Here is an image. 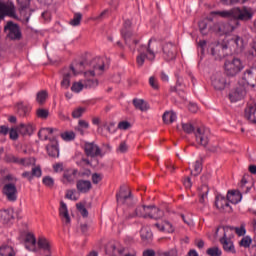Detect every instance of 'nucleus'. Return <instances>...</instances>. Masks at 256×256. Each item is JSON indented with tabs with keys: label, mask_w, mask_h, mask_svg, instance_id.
I'll return each instance as SVG.
<instances>
[{
	"label": "nucleus",
	"mask_w": 256,
	"mask_h": 256,
	"mask_svg": "<svg viewBox=\"0 0 256 256\" xmlns=\"http://www.w3.org/2000/svg\"><path fill=\"white\" fill-rule=\"evenodd\" d=\"M244 41L239 36H233L223 42H215L210 47L211 56L214 59H225L233 53H241L243 51Z\"/></svg>",
	"instance_id": "nucleus-1"
},
{
	"label": "nucleus",
	"mask_w": 256,
	"mask_h": 256,
	"mask_svg": "<svg viewBox=\"0 0 256 256\" xmlns=\"http://www.w3.org/2000/svg\"><path fill=\"white\" fill-rule=\"evenodd\" d=\"M211 15H217L222 19H231V22L235 29L241 27V21L247 22L253 19V15H255V10L249 6L243 7H234L230 10H221V11H212Z\"/></svg>",
	"instance_id": "nucleus-2"
},
{
	"label": "nucleus",
	"mask_w": 256,
	"mask_h": 256,
	"mask_svg": "<svg viewBox=\"0 0 256 256\" xmlns=\"http://www.w3.org/2000/svg\"><path fill=\"white\" fill-rule=\"evenodd\" d=\"M105 73V61L97 57L90 62V69L84 72V89H95L99 87V80L91 77H99Z\"/></svg>",
	"instance_id": "nucleus-3"
},
{
	"label": "nucleus",
	"mask_w": 256,
	"mask_h": 256,
	"mask_svg": "<svg viewBox=\"0 0 256 256\" xmlns=\"http://www.w3.org/2000/svg\"><path fill=\"white\" fill-rule=\"evenodd\" d=\"M58 131L59 130L55 128H42L38 132L40 139H44V141L49 139L50 141V143L46 146L49 157H59V142L57 141V138H49L50 135H53V133H57Z\"/></svg>",
	"instance_id": "nucleus-4"
},
{
	"label": "nucleus",
	"mask_w": 256,
	"mask_h": 256,
	"mask_svg": "<svg viewBox=\"0 0 256 256\" xmlns=\"http://www.w3.org/2000/svg\"><path fill=\"white\" fill-rule=\"evenodd\" d=\"M83 66V62H78L61 70V87L63 89H69L71 87V79L83 71Z\"/></svg>",
	"instance_id": "nucleus-5"
},
{
	"label": "nucleus",
	"mask_w": 256,
	"mask_h": 256,
	"mask_svg": "<svg viewBox=\"0 0 256 256\" xmlns=\"http://www.w3.org/2000/svg\"><path fill=\"white\" fill-rule=\"evenodd\" d=\"M245 66L240 58L234 57L224 63V73L227 77H237Z\"/></svg>",
	"instance_id": "nucleus-6"
},
{
	"label": "nucleus",
	"mask_w": 256,
	"mask_h": 256,
	"mask_svg": "<svg viewBox=\"0 0 256 256\" xmlns=\"http://www.w3.org/2000/svg\"><path fill=\"white\" fill-rule=\"evenodd\" d=\"M193 131L197 145H200L201 147H207L209 145V137L211 135V131L203 125L194 126Z\"/></svg>",
	"instance_id": "nucleus-7"
},
{
	"label": "nucleus",
	"mask_w": 256,
	"mask_h": 256,
	"mask_svg": "<svg viewBox=\"0 0 256 256\" xmlns=\"http://www.w3.org/2000/svg\"><path fill=\"white\" fill-rule=\"evenodd\" d=\"M235 26L230 20L229 22H217L210 25L211 33H216L218 35H227V33H233L235 31Z\"/></svg>",
	"instance_id": "nucleus-8"
},
{
	"label": "nucleus",
	"mask_w": 256,
	"mask_h": 256,
	"mask_svg": "<svg viewBox=\"0 0 256 256\" xmlns=\"http://www.w3.org/2000/svg\"><path fill=\"white\" fill-rule=\"evenodd\" d=\"M116 199L119 205H127V207L135 205V199H133L131 192L127 188H121L120 192L116 195Z\"/></svg>",
	"instance_id": "nucleus-9"
},
{
	"label": "nucleus",
	"mask_w": 256,
	"mask_h": 256,
	"mask_svg": "<svg viewBox=\"0 0 256 256\" xmlns=\"http://www.w3.org/2000/svg\"><path fill=\"white\" fill-rule=\"evenodd\" d=\"M4 31L7 33V37L12 41H19V39H21V28H19V25L13 23V21L7 22Z\"/></svg>",
	"instance_id": "nucleus-10"
},
{
	"label": "nucleus",
	"mask_w": 256,
	"mask_h": 256,
	"mask_svg": "<svg viewBox=\"0 0 256 256\" xmlns=\"http://www.w3.org/2000/svg\"><path fill=\"white\" fill-rule=\"evenodd\" d=\"M5 17H11L12 19H17V12L15 10L14 3L0 2V19H5Z\"/></svg>",
	"instance_id": "nucleus-11"
},
{
	"label": "nucleus",
	"mask_w": 256,
	"mask_h": 256,
	"mask_svg": "<svg viewBox=\"0 0 256 256\" xmlns=\"http://www.w3.org/2000/svg\"><path fill=\"white\" fill-rule=\"evenodd\" d=\"M212 86L216 91H223L225 87H227V78H225V74L223 72H216L212 77Z\"/></svg>",
	"instance_id": "nucleus-12"
},
{
	"label": "nucleus",
	"mask_w": 256,
	"mask_h": 256,
	"mask_svg": "<svg viewBox=\"0 0 256 256\" xmlns=\"http://www.w3.org/2000/svg\"><path fill=\"white\" fill-rule=\"evenodd\" d=\"M84 153L87 157H103L101 148L95 142H85Z\"/></svg>",
	"instance_id": "nucleus-13"
},
{
	"label": "nucleus",
	"mask_w": 256,
	"mask_h": 256,
	"mask_svg": "<svg viewBox=\"0 0 256 256\" xmlns=\"http://www.w3.org/2000/svg\"><path fill=\"white\" fill-rule=\"evenodd\" d=\"M145 51H147L148 53V60L155 61L157 53L161 51V44H159V42H157L156 40L150 39Z\"/></svg>",
	"instance_id": "nucleus-14"
},
{
	"label": "nucleus",
	"mask_w": 256,
	"mask_h": 256,
	"mask_svg": "<svg viewBox=\"0 0 256 256\" xmlns=\"http://www.w3.org/2000/svg\"><path fill=\"white\" fill-rule=\"evenodd\" d=\"M24 247L31 253H37V238L35 234L27 232L24 236Z\"/></svg>",
	"instance_id": "nucleus-15"
},
{
	"label": "nucleus",
	"mask_w": 256,
	"mask_h": 256,
	"mask_svg": "<svg viewBox=\"0 0 256 256\" xmlns=\"http://www.w3.org/2000/svg\"><path fill=\"white\" fill-rule=\"evenodd\" d=\"M2 192L8 201H17V186L14 183L5 184Z\"/></svg>",
	"instance_id": "nucleus-16"
},
{
	"label": "nucleus",
	"mask_w": 256,
	"mask_h": 256,
	"mask_svg": "<svg viewBox=\"0 0 256 256\" xmlns=\"http://www.w3.org/2000/svg\"><path fill=\"white\" fill-rule=\"evenodd\" d=\"M163 57L166 61H173L175 57H177V46H175L173 43L169 42L166 43L163 48Z\"/></svg>",
	"instance_id": "nucleus-17"
},
{
	"label": "nucleus",
	"mask_w": 256,
	"mask_h": 256,
	"mask_svg": "<svg viewBox=\"0 0 256 256\" xmlns=\"http://www.w3.org/2000/svg\"><path fill=\"white\" fill-rule=\"evenodd\" d=\"M11 163H16V165H21L22 167H33L35 166L36 160L34 157L20 158L17 156H12L10 158Z\"/></svg>",
	"instance_id": "nucleus-18"
},
{
	"label": "nucleus",
	"mask_w": 256,
	"mask_h": 256,
	"mask_svg": "<svg viewBox=\"0 0 256 256\" xmlns=\"http://www.w3.org/2000/svg\"><path fill=\"white\" fill-rule=\"evenodd\" d=\"M247 95V87L245 85L238 86L233 92L230 93L229 97L232 103L241 101Z\"/></svg>",
	"instance_id": "nucleus-19"
},
{
	"label": "nucleus",
	"mask_w": 256,
	"mask_h": 256,
	"mask_svg": "<svg viewBox=\"0 0 256 256\" xmlns=\"http://www.w3.org/2000/svg\"><path fill=\"white\" fill-rule=\"evenodd\" d=\"M131 20H124L123 28L121 30V35L124 37V40L127 45H129V39L133 37V31H131Z\"/></svg>",
	"instance_id": "nucleus-20"
},
{
	"label": "nucleus",
	"mask_w": 256,
	"mask_h": 256,
	"mask_svg": "<svg viewBox=\"0 0 256 256\" xmlns=\"http://www.w3.org/2000/svg\"><path fill=\"white\" fill-rule=\"evenodd\" d=\"M15 219V214L12 209L0 210V223L8 225Z\"/></svg>",
	"instance_id": "nucleus-21"
},
{
	"label": "nucleus",
	"mask_w": 256,
	"mask_h": 256,
	"mask_svg": "<svg viewBox=\"0 0 256 256\" xmlns=\"http://www.w3.org/2000/svg\"><path fill=\"white\" fill-rule=\"evenodd\" d=\"M59 215L65 225H69L71 223V216H69L67 204L63 201L60 202Z\"/></svg>",
	"instance_id": "nucleus-22"
},
{
	"label": "nucleus",
	"mask_w": 256,
	"mask_h": 256,
	"mask_svg": "<svg viewBox=\"0 0 256 256\" xmlns=\"http://www.w3.org/2000/svg\"><path fill=\"white\" fill-rule=\"evenodd\" d=\"M16 113L19 117H27L31 113V105L19 102L16 104Z\"/></svg>",
	"instance_id": "nucleus-23"
},
{
	"label": "nucleus",
	"mask_w": 256,
	"mask_h": 256,
	"mask_svg": "<svg viewBox=\"0 0 256 256\" xmlns=\"http://www.w3.org/2000/svg\"><path fill=\"white\" fill-rule=\"evenodd\" d=\"M220 243L223 245V249L227 253H236L235 245H233V242L227 238V232H224L223 237L220 239Z\"/></svg>",
	"instance_id": "nucleus-24"
},
{
	"label": "nucleus",
	"mask_w": 256,
	"mask_h": 256,
	"mask_svg": "<svg viewBox=\"0 0 256 256\" xmlns=\"http://www.w3.org/2000/svg\"><path fill=\"white\" fill-rule=\"evenodd\" d=\"M244 117L250 123L256 124V104H249L248 107L245 109Z\"/></svg>",
	"instance_id": "nucleus-25"
},
{
	"label": "nucleus",
	"mask_w": 256,
	"mask_h": 256,
	"mask_svg": "<svg viewBox=\"0 0 256 256\" xmlns=\"http://www.w3.org/2000/svg\"><path fill=\"white\" fill-rule=\"evenodd\" d=\"M154 227H156L158 231H162V233H173V231H175L173 224L169 221L157 222L154 224Z\"/></svg>",
	"instance_id": "nucleus-26"
},
{
	"label": "nucleus",
	"mask_w": 256,
	"mask_h": 256,
	"mask_svg": "<svg viewBox=\"0 0 256 256\" xmlns=\"http://www.w3.org/2000/svg\"><path fill=\"white\" fill-rule=\"evenodd\" d=\"M149 215V206H138L135 211L129 214V219H133V217H143L146 219Z\"/></svg>",
	"instance_id": "nucleus-27"
},
{
	"label": "nucleus",
	"mask_w": 256,
	"mask_h": 256,
	"mask_svg": "<svg viewBox=\"0 0 256 256\" xmlns=\"http://www.w3.org/2000/svg\"><path fill=\"white\" fill-rule=\"evenodd\" d=\"M255 75L256 68H249L244 72L242 79L243 81H246V85H251L252 87H255V84H253V81H255Z\"/></svg>",
	"instance_id": "nucleus-28"
},
{
	"label": "nucleus",
	"mask_w": 256,
	"mask_h": 256,
	"mask_svg": "<svg viewBox=\"0 0 256 256\" xmlns=\"http://www.w3.org/2000/svg\"><path fill=\"white\" fill-rule=\"evenodd\" d=\"M92 187L91 181L89 180H78L76 183V189L79 193H89Z\"/></svg>",
	"instance_id": "nucleus-29"
},
{
	"label": "nucleus",
	"mask_w": 256,
	"mask_h": 256,
	"mask_svg": "<svg viewBox=\"0 0 256 256\" xmlns=\"http://www.w3.org/2000/svg\"><path fill=\"white\" fill-rule=\"evenodd\" d=\"M17 131L20 135H23L24 137L27 135H33V124L27 123L23 124L21 123L20 125L17 126Z\"/></svg>",
	"instance_id": "nucleus-30"
},
{
	"label": "nucleus",
	"mask_w": 256,
	"mask_h": 256,
	"mask_svg": "<svg viewBox=\"0 0 256 256\" xmlns=\"http://www.w3.org/2000/svg\"><path fill=\"white\" fill-rule=\"evenodd\" d=\"M148 209V217H150V219H162L165 215L161 209L155 206H148Z\"/></svg>",
	"instance_id": "nucleus-31"
},
{
	"label": "nucleus",
	"mask_w": 256,
	"mask_h": 256,
	"mask_svg": "<svg viewBox=\"0 0 256 256\" xmlns=\"http://www.w3.org/2000/svg\"><path fill=\"white\" fill-rule=\"evenodd\" d=\"M146 49H147V46H144V45L140 46V48L138 49L139 55L136 58V63L138 65V67H143V65L145 64V60L148 59V57H149L145 53Z\"/></svg>",
	"instance_id": "nucleus-32"
},
{
	"label": "nucleus",
	"mask_w": 256,
	"mask_h": 256,
	"mask_svg": "<svg viewBox=\"0 0 256 256\" xmlns=\"http://www.w3.org/2000/svg\"><path fill=\"white\" fill-rule=\"evenodd\" d=\"M37 245H38L39 249H42L43 251H46L47 253H51V242L47 238H45L43 236L39 237L38 241H37Z\"/></svg>",
	"instance_id": "nucleus-33"
},
{
	"label": "nucleus",
	"mask_w": 256,
	"mask_h": 256,
	"mask_svg": "<svg viewBox=\"0 0 256 256\" xmlns=\"http://www.w3.org/2000/svg\"><path fill=\"white\" fill-rule=\"evenodd\" d=\"M140 237L142 241L149 243L151 239H153V232H151V228L149 227H142L140 230Z\"/></svg>",
	"instance_id": "nucleus-34"
},
{
	"label": "nucleus",
	"mask_w": 256,
	"mask_h": 256,
	"mask_svg": "<svg viewBox=\"0 0 256 256\" xmlns=\"http://www.w3.org/2000/svg\"><path fill=\"white\" fill-rule=\"evenodd\" d=\"M227 199L230 203H233V205H237V203L241 201V192L229 191L227 193Z\"/></svg>",
	"instance_id": "nucleus-35"
},
{
	"label": "nucleus",
	"mask_w": 256,
	"mask_h": 256,
	"mask_svg": "<svg viewBox=\"0 0 256 256\" xmlns=\"http://www.w3.org/2000/svg\"><path fill=\"white\" fill-rule=\"evenodd\" d=\"M198 195H199V203H205V200L207 199V195H209V186L202 185L198 188Z\"/></svg>",
	"instance_id": "nucleus-36"
},
{
	"label": "nucleus",
	"mask_w": 256,
	"mask_h": 256,
	"mask_svg": "<svg viewBox=\"0 0 256 256\" xmlns=\"http://www.w3.org/2000/svg\"><path fill=\"white\" fill-rule=\"evenodd\" d=\"M75 175H77V170H68L63 174V183H75Z\"/></svg>",
	"instance_id": "nucleus-37"
},
{
	"label": "nucleus",
	"mask_w": 256,
	"mask_h": 256,
	"mask_svg": "<svg viewBox=\"0 0 256 256\" xmlns=\"http://www.w3.org/2000/svg\"><path fill=\"white\" fill-rule=\"evenodd\" d=\"M162 119L166 125H171V123H175V121H177V114L173 111L165 112Z\"/></svg>",
	"instance_id": "nucleus-38"
},
{
	"label": "nucleus",
	"mask_w": 256,
	"mask_h": 256,
	"mask_svg": "<svg viewBox=\"0 0 256 256\" xmlns=\"http://www.w3.org/2000/svg\"><path fill=\"white\" fill-rule=\"evenodd\" d=\"M0 255L1 256H16L17 252H15V249H13L12 246L2 245L0 247Z\"/></svg>",
	"instance_id": "nucleus-39"
},
{
	"label": "nucleus",
	"mask_w": 256,
	"mask_h": 256,
	"mask_svg": "<svg viewBox=\"0 0 256 256\" xmlns=\"http://www.w3.org/2000/svg\"><path fill=\"white\" fill-rule=\"evenodd\" d=\"M198 27L202 35H209V33H211V25H209V22H207V20L200 21L198 23Z\"/></svg>",
	"instance_id": "nucleus-40"
},
{
	"label": "nucleus",
	"mask_w": 256,
	"mask_h": 256,
	"mask_svg": "<svg viewBox=\"0 0 256 256\" xmlns=\"http://www.w3.org/2000/svg\"><path fill=\"white\" fill-rule=\"evenodd\" d=\"M230 229L231 231H235L236 234H238L239 237H243L247 231L245 230V224H241L240 227H231V226H225L224 232L227 233V230Z\"/></svg>",
	"instance_id": "nucleus-41"
},
{
	"label": "nucleus",
	"mask_w": 256,
	"mask_h": 256,
	"mask_svg": "<svg viewBox=\"0 0 256 256\" xmlns=\"http://www.w3.org/2000/svg\"><path fill=\"white\" fill-rule=\"evenodd\" d=\"M133 105L135 109H139V111H147V109H149V107L147 106V103L143 99L135 98L133 100Z\"/></svg>",
	"instance_id": "nucleus-42"
},
{
	"label": "nucleus",
	"mask_w": 256,
	"mask_h": 256,
	"mask_svg": "<svg viewBox=\"0 0 256 256\" xmlns=\"http://www.w3.org/2000/svg\"><path fill=\"white\" fill-rule=\"evenodd\" d=\"M47 97H49V93L46 90H41L36 95V101L39 105H43L47 101Z\"/></svg>",
	"instance_id": "nucleus-43"
},
{
	"label": "nucleus",
	"mask_w": 256,
	"mask_h": 256,
	"mask_svg": "<svg viewBox=\"0 0 256 256\" xmlns=\"http://www.w3.org/2000/svg\"><path fill=\"white\" fill-rule=\"evenodd\" d=\"M228 201L229 200L223 196H217L215 205H216L217 209H220V211H223V209H225V205H227Z\"/></svg>",
	"instance_id": "nucleus-44"
},
{
	"label": "nucleus",
	"mask_w": 256,
	"mask_h": 256,
	"mask_svg": "<svg viewBox=\"0 0 256 256\" xmlns=\"http://www.w3.org/2000/svg\"><path fill=\"white\" fill-rule=\"evenodd\" d=\"M85 89V83L82 81L74 82L71 86V91L73 93H81Z\"/></svg>",
	"instance_id": "nucleus-45"
},
{
	"label": "nucleus",
	"mask_w": 256,
	"mask_h": 256,
	"mask_svg": "<svg viewBox=\"0 0 256 256\" xmlns=\"http://www.w3.org/2000/svg\"><path fill=\"white\" fill-rule=\"evenodd\" d=\"M203 171V158H200L195 161L194 164V176L200 175V173Z\"/></svg>",
	"instance_id": "nucleus-46"
},
{
	"label": "nucleus",
	"mask_w": 256,
	"mask_h": 256,
	"mask_svg": "<svg viewBox=\"0 0 256 256\" xmlns=\"http://www.w3.org/2000/svg\"><path fill=\"white\" fill-rule=\"evenodd\" d=\"M197 43V49L201 53V55H205V49H207V40L200 39L196 40Z\"/></svg>",
	"instance_id": "nucleus-47"
},
{
	"label": "nucleus",
	"mask_w": 256,
	"mask_h": 256,
	"mask_svg": "<svg viewBox=\"0 0 256 256\" xmlns=\"http://www.w3.org/2000/svg\"><path fill=\"white\" fill-rule=\"evenodd\" d=\"M82 18L83 15H81V13L74 14L73 19L70 21V25H72V27H78V25H81Z\"/></svg>",
	"instance_id": "nucleus-48"
},
{
	"label": "nucleus",
	"mask_w": 256,
	"mask_h": 256,
	"mask_svg": "<svg viewBox=\"0 0 256 256\" xmlns=\"http://www.w3.org/2000/svg\"><path fill=\"white\" fill-rule=\"evenodd\" d=\"M248 57L253 59L256 57V39L250 43V49L248 50Z\"/></svg>",
	"instance_id": "nucleus-49"
},
{
	"label": "nucleus",
	"mask_w": 256,
	"mask_h": 256,
	"mask_svg": "<svg viewBox=\"0 0 256 256\" xmlns=\"http://www.w3.org/2000/svg\"><path fill=\"white\" fill-rule=\"evenodd\" d=\"M42 183L45 185V187H49L51 189V187L55 185V180L51 176H45L42 179Z\"/></svg>",
	"instance_id": "nucleus-50"
},
{
	"label": "nucleus",
	"mask_w": 256,
	"mask_h": 256,
	"mask_svg": "<svg viewBox=\"0 0 256 256\" xmlns=\"http://www.w3.org/2000/svg\"><path fill=\"white\" fill-rule=\"evenodd\" d=\"M207 255L209 256H221V249L219 247H212L208 248L206 251Z\"/></svg>",
	"instance_id": "nucleus-51"
},
{
	"label": "nucleus",
	"mask_w": 256,
	"mask_h": 256,
	"mask_svg": "<svg viewBox=\"0 0 256 256\" xmlns=\"http://www.w3.org/2000/svg\"><path fill=\"white\" fill-rule=\"evenodd\" d=\"M36 115L39 119H47L49 117V110L40 108L36 111Z\"/></svg>",
	"instance_id": "nucleus-52"
},
{
	"label": "nucleus",
	"mask_w": 256,
	"mask_h": 256,
	"mask_svg": "<svg viewBox=\"0 0 256 256\" xmlns=\"http://www.w3.org/2000/svg\"><path fill=\"white\" fill-rule=\"evenodd\" d=\"M63 141H73L75 139V132H64L60 134Z\"/></svg>",
	"instance_id": "nucleus-53"
},
{
	"label": "nucleus",
	"mask_w": 256,
	"mask_h": 256,
	"mask_svg": "<svg viewBox=\"0 0 256 256\" xmlns=\"http://www.w3.org/2000/svg\"><path fill=\"white\" fill-rule=\"evenodd\" d=\"M252 241H253V240L251 239V237L245 236V237H243V238L241 239L240 245H241V247H245V249H247V248L251 247Z\"/></svg>",
	"instance_id": "nucleus-54"
},
{
	"label": "nucleus",
	"mask_w": 256,
	"mask_h": 256,
	"mask_svg": "<svg viewBox=\"0 0 256 256\" xmlns=\"http://www.w3.org/2000/svg\"><path fill=\"white\" fill-rule=\"evenodd\" d=\"M16 1L22 11L25 9H29V7L31 5V0H16Z\"/></svg>",
	"instance_id": "nucleus-55"
},
{
	"label": "nucleus",
	"mask_w": 256,
	"mask_h": 256,
	"mask_svg": "<svg viewBox=\"0 0 256 256\" xmlns=\"http://www.w3.org/2000/svg\"><path fill=\"white\" fill-rule=\"evenodd\" d=\"M182 129L184 133H187V135H191V133H193V124L191 122L182 123Z\"/></svg>",
	"instance_id": "nucleus-56"
},
{
	"label": "nucleus",
	"mask_w": 256,
	"mask_h": 256,
	"mask_svg": "<svg viewBox=\"0 0 256 256\" xmlns=\"http://www.w3.org/2000/svg\"><path fill=\"white\" fill-rule=\"evenodd\" d=\"M66 199H70V201H77L79 199V197L77 196V191L68 190L66 192Z\"/></svg>",
	"instance_id": "nucleus-57"
},
{
	"label": "nucleus",
	"mask_w": 256,
	"mask_h": 256,
	"mask_svg": "<svg viewBox=\"0 0 256 256\" xmlns=\"http://www.w3.org/2000/svg\"><path fill=\"white\" fill-rule=\"evenodd\" d=\"M76 207L79 213L82 215V217H89V211H87V208H85V205L77 204Z\"/></svg>",
	"instance_id": "nucleus-58"
},
{
	"label": "nucleus",
	"mask_w": 256,
	"mask_h": 256,
	"mask_svg": "<svg viewBox=\"0 0 256 256\" xmlns=\"http://www.w3.org/2000/svg\"><path fill=\"white\" fill-rule=\"evenodd\" d=\"M83 113H85V108L80 107V108H76L75 110H73L72 112V117L74 119H79V117H81L83 115Z\"/></svg>",
	"instance_id": "nucleus-59"
},
{
	"label": "nucleus",
	"mask_w": 256,
	"mask_h": 256,
	"mask_svg": "<svg viewBox=\"0 0 256 256\" xmlns=\"http://www.w3.org/2000/svg\"><path fill=\"white\" fill-rule=\"evenodd\" d=\"M103 181V175L99 173L92 174V183L94 185H98V183H101Z\"/></svg>",
	"instance_id": "nucleus-60"
},
{
	"label": "nucleus",
	"mask_w": 256,
	"mask_h": 256,
	"mask_svg": "<svg viewBox=\"0 0 256 256\" xmlns=\"http://www.w3.org/2000/svg\"><path fill=\"white\" fill-rule=\"evenodd\" d=\"M9 135L12 141H17V139H19V130H17V127L10 129Z\"/></svg>",
	"instance_id": "nucleus-61"
},
{
	"label": "nucleus",
	"mask_w": 256,
	"mask_h": 256,
	"mask_svg": "<svg viewBox=\"0 0 256 256\" xmlns=\"http://www.w3.org/2000/svg\"><path fill=\"white\" fill-rule=\"evenodd\" d=\"M131 128V123L129 121H121L118 123V129L122 131H127V129Z\"/></svg>",
	"instance_id": "nucleus-62"
},
{
	"label": "nucleus",
	"mask_w": 256,
	"mask_h": 256,
	"mask_svg": "<svg viewBox=\"0 0 256 256\" xmlns=\"http://www.w3.org/2000/svg\"><path fill=\"white\" fill-rule=\"evenodd\" d=\"M117 151L118 153H127V151H129V146L127 145V142H121Z\"/></svg>",
	"instance_id": "nucleus-63"
},
{
	"label": "nucleus",
	"mask_w": 256,
	"mask_h": 256,
	"mask_svg": "<svg viewBox=\"0 0 256 256\" xmlns=\"http://www.w3.org/2000/svg\"><path fill=\"white\" fill-rule=\"evenodd\" d=\"M43 175V172L41 171V167L36 166L32 168V177H41Z\"/></svg>",
	"instance_id": "nucleus-64"
}]
</instances>
